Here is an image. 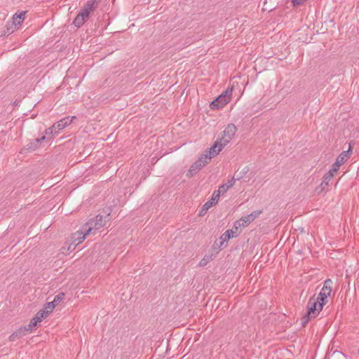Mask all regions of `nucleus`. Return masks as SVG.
Instances as JSON below:
<instances>
[{
	"label": "nucleus",
	"mask_w": 359,
	"mask_h": 359,
	"mask_svg": "<svg viewBox=\"0 0 359 359\" xmlns=\"http://www.w3.org/2000/svg\"><path fill=\"white\" fill-rule=\"evenodd\" d=\"M57 305V304H55L54 302V301L53 300L52 302H47L45 305H44V307H43V309L45 311H50V313L53 311V309L55 307V306Z\"/></svg>",
	"instance_id": "4be33fe9"
},
{
	"label": "nucleus",
	"mask_w": 359,
	"mask_h": 359,
	"mask_svg": "<svg viewBox=\"0 0 359 359\" xmlns=\"http://www.w3.org/2000/svg\"><path fill=\"white\" fill-rule=\"evenodd\" d=\"M50 313V311H45L43 309L37 312V313L34 317L36 320L39 323L41 322L43 318H45L48 314Z\"/></svg>",
	"instance_id": "aec40b11"
},
{
	"label": "nucleus",
	"mask_w": 359,
	"mask_h": 359,
	"mask_svg": "<svg viewBox=\"0 0 359 359\" xmlns=\"http://www.w3.org/2000/svg\"><path fill=\"white\" fill-rule=\"evenodd\" d=\"M235 182H236L235 177H233L231 180H229L228 181V182L226 184V187H228V189H230L231 187H232L234 185Z\"/></svg>",
	"instance_id": "c85d7f7f"
},
{
	"label": "nucleus",
	"mask_w": 359,
	"mask_h": 359,
	"mask_svg": "<svg viewBox=\"0 0 359 359\" xmlns=\"http://www.w3.org/2000/svg\"><path fill=\"white\" fill-rule=\"evenodd\" d=\"M25 14L26 11H22L19 14L17 13L14 14L12 18L13 24L15 26L20 25L25 19Z\"/></svg>",
	"instance_id": "2eb2a0df"
},
{
	"label": "nucleus",
	"mask_w": 359,
	"mask_h": 359,
	"mask_svg": "<svg viewBox=\"0 0 359 359\" xmlns=\"http://www.w3.org/2000/svg\"><path fill=\"white\" fill-rule=\"evenodd\" d=\"M332 284V282L330 279H327L325 280L324 282V285L323 286H332L331 285Z\"/></svg>",
	"instance_id": "473e14b6"
},
{
	"label": "nucleus",
	"mask_w": 359,
	"mask_h": 359,
	"mask_svg": "<svg viewBox=\"0 0 359 359\" xmlns=\"http://www.w3.org/2000/svg\"><path fill=\"white\" fill-rule=\"evenodd\" d=\"M319 303L320 301L316 299L314 295L310 297L307 303V313L302 318V325L303 327H305L311 318L318 316L321 311L320 310Z\"/></svg>",
	"instance_id": "f03ea898"
},
{
	"label": "nucleus",
	"mask_w": 359,
	"mask_h": 359,
	"mask_svg": "<svg viewBox=\"0 0 359 359\" xmlns=\"http://www.w3.org/2000/svg\"><path fill=\"white\" fill-rule=\"evenodd\" d=\"M89 233H86V229L85 230V232L78 231L72 236L73 242L76 245H79L85 240L86 236Z\"/></svg>",
	"instance_id": "ddd939ff"
},
{
	"label": "nucleus",
	"mask_w": 359,
	"mask_h": 359,
	"mask_svg": "<svg viewBox=\"0 0 359 359\" xmlns=\"http://www.w3.org/2000/svg\"><path fill=\"white\" fill-rule=\"evenodd\" d=\"M39 322L34 318H32L28 325H25L27 332H32L37 328Z\"/></svg>",
	"instance_id": "412c9836"
},
{
	"label": "nucleus",
	"mask_w": 359,
	"mask_h": 359,
	"mask_svg": "<svg viewBox=\"0 0 359 359\" xmlns=\"http://www.w3.org/2000/svg\"><path fill=\"white\" fill-rule=\"evenodd\" d=\"M77 245L76 243H74V242H72L71 244H69V247H68V250H70V251H73L75 250L76 248V246Z\"/></svg>",
	"instance_id": "7c9ffc66"
},
{
	"label": "nucleus",
	"mask_w": 359,
	"mask_h": 359,
	"mask_svg": "<svg viewBox=\"0 0 359 359\" xmlns=\"http://www.w3.org/2000/svg\"><path fill=\"white\" fill-rule=\"evenodd\" d=\"M219 198L217 197L214 198V194H212V198L210 201H207L201 208V209L199 211L198 215L200 217L204 216L208 210L212 207L213 205H215L218 202Z\"/></svg>",
	"instance_id": "9d476101"
},
{
	"label": "nucleus",
	"mask_w": 359,
	"mask_h": 359,
	"mask_svg": "<svg viewBox=\"0 0 359 359\" xmlns=\"http://www.w3.org/2000/svg\"><path fill=\"white\" fill-rule=\"evenodd\" d=\"M110 220V212L103 211L99 213L94 219L89 221V227L86 229V233H90L93 231H95L104 226L107 222ZM95 232H93L94 233Z\"/></svg>",
	"instance_id": "7ed1b4c3"
},
{
	"label": "nucleus",
	"mask_w": 359,
	"mask_h": 359,
	"mask_svg": "<svg viewBox=\"0 0 359 359\" xmlns=\"http://www.w3.org/2000/svg\"><path fill=\"white\" fill-rule=\"evenodd\" d=\"M241 224L242 222L241 221V219L236 221L233 224V229L236 231H239L238 229L243 227Z\"/></svg>",
	"instance_id": "cd10ccee"
},
{
	"label": "nucleus",
	"mask_w": 359,
	"mask_h": 359,
	"mask_svg": "<svg viewBox=\"0 0 359 359\" xmlns=\"http://www.w3.org/2000/svg\"><path fill=\"white\" fill-rule=\"evenodd\" d=\"M76 118V116H67L64 118H62L57 123H54L51 127H49L46 129L45 134L46 135H51L53 133H57L60 130L65 128L66 126H69L74 119Z\"/></svg>",
	"instance_id": "39448f33"
},
{
	"label": "nucleus",
	"mask_w": 359,
	"mask_h": 359,
	"mask_svg": "<svg viewBox=\"0 0 359 359\" xmlns=\"http://www.w3.org/2000/svg\"><path fill=\"white\" fill-rule=\"evenodd\" d=\"M210 162V158L205 157V160L203 164H200L196 161L194 162L190 167L189 170L187 173V177H191L196 175L203 167L207 165Z\"/></svg>",
	"instance_id": "1a4fd4ad"
},
{
	"label": "nucleus",
	"mask_w": 359,
	"mask_h": 359,
	"mask_svg": "<svg viewBox=\"0 0 359 359\" xmlns=\"http://www.w3.org/2000/svg\"><path fill=\"white\" fill-rule=\"evenodd\" d=\"M224 243H227L226 241H222L221 239V236L219 237V240H216L213 244V248L215 249H220L223 245L224 244Z\"/></svg>",
	"instance_id": "b1692460"
},
{
	"label": "nucleus",
	"mask_w": 359,
	"mask_h": 359,
	"mask_svg": "<svg viewBox=\"0 0 359 359\" xmlns=\"http://www.w3.org/2000/svg\"><path fill=\"white\" fill-rule=\"evenodd\" d=\"M97 8V0H88L81 9L73 21V24L76 27H81L88 18L91 12Z\"/></svg>",
	"instance_id": "f257e3e1"
},
{
	"label": "nucleus",
	"mask_w": 359,
	"mask_h": 359,
	"mask_svg": "<svg viewBox=\"0 0 359 359\" xmlns=\"http://www.w3.org/2000/svg\"><path fill=\"white\" fill-rule=\"evenodd\" d=\"M240 219L242 222L241 225L243 226V227L248 226L252 222L251 219H250V216L248 215L243 217Z\"/></svg>",
	"instance_id": "5701e85b"
},
{
	"label": "nucleus",
	"mask_w": 359,
	"mask_h": 359,
	"mask_svg": "<svg viewBox=\"0 0 359 359\" xmlns=\"http://www.w3.org/2000/svg\"><path fill=\"white\" fill-rule=\"evenodd\" d=\"M205 160V154H202L199 158L196 161L197 163H200V164H203V162Z\"/></svg>",
	"instance_id": "2f4dec72"
},
{
	"label": "nucleus",
	"mask_w": 359,
	"mask_h": 359,
	"mask_svg": "<svg viewBox=\"0 0 359 359\" xmlns=\"http://www.w3.org/2000/svg\"><path fill=\"white\" fill-rule=\"evenodd\" d=\"M237 131V128L233 123L229 124L223 131L224 136L221 139L223 142V145H226L230 140L233 138Z\"/></svg>",
	"instance_id": "0eeeda50"
},
{
	"label": "nucleus",
	"mask_w": 359,
	"mask_h": 359,
	"mask_svg": "<svg viewBox=\"0 0 359 359\" xmlns=\"http://www.w3.org/2000/svg\"><path fill=\"white\" fill-rule=\"evenodd\" d=\"M306 0H292V3L293 4V6H299V5H301L302 4L304 1H306Z\"/></svg>",
	"instance_id": "c756f323"
},
{
	"label": "nucleus",
	"mask_w": 359,
	"mask_h": 359,
	"mask_svg": "<svg viewBox=\"0 0 359 359\" xmlns=\"http://www.w3.org/2000/svg\"><path fill=\"white\" fill-rule=\"evenodd\" d=\"M228 187H226V184H223L219 187L218 190L215 191L213 192L214 198L217 197V198H219V196L221 194H224L228 191Z\"/></svg>",
	"instance_id": "6ab92c4d"
},
{
	"label": "nucleus",
	"mask_w": 359,
	"mask_h": 359,
	"mask_svg": "<svg viewBox=\"0 0 359 359\" xmlns=\"http://www.w3.org/2000/svg\"><path fill=\"white\" fill-rule=\"evenodd\" d=\"M27 330L25 326L20 327L10 336V340L14 341L15 339H19L26 334Z\"/></svg>",
	"instance_id": "dca6fc26"
},
{
	"label": "nucleus",
	"mask_w": 359,
	"mask_h": 359,
	"mask_svg": "<svg viewBox=\"0 0 359 359\" xmlns=\"http://www.w3.org/2000/svg\"><path fill=\"white\" fill-rule=\"evenodd\" d=\"M334 172H333V170L330 169L327 172H326L324 175L323 182L320 184L321 190H325L329 186L330 182L333 177Z\"/></svg>",
	"instance_id": "f8f14e48"
},
{
	"label": "nucleus",
	"mask_w": 359,
	"mask_h": 359,
	"mask_svg": "<svg viewBox=\"0 0 359 359\" xmlns=\"http://www.w3.org/2000/svg\"><path fill=\"white\" fill-rule=\"evenodd\" d=\"M65 295V294L63 292L59 293L54 297V299H53L54 302L57 304L58 303H60V302H62L64 299Z\"/></svg>",
	"instance_id": "a878e982"
},
{
	"label": "nucleus",
	"mask_w": 359,
	"mask_h": 359,
	"mask_svg": "<svg viewBox=\"0 0 359 359\" xmlns=\"http://www.w3.org/2000/svg\"><path fill=\"white\" fill-rule=\"evenodd\" d=\"M36 139L39 140V143L41 145V142L44 141L46 140V136L43 135L41 137L36 138Z\"/></svg>",
	"instance_id": "72a5a7b5"
},
{
	"label": "nucleus",
	"mask_w": 359,
	"mask_h": 359,
	"mask_svg": "<svg viewBox=\"0 0 359 359\" xmlns=\"http://www.w3.org/2000/svg\"><path fill=\"white\" fill-rule=\"evenodd\" d=\"M40 147L39 143V140L36 139L32 140L29 142H28L24 148L22 149L21 153L25 151L32 152L37 149Z\"/></svg>",
	"instance_id": "9b49d317"
},
{
	"label": "nucleus",
	"mask_w": 359,
	"mask_h": 359,
	"mask_svg": "<svg viewBox=\"0 0 359 359\" xmlns=\"http://www.w3.org/2000/svg\"><path fill=\"white\" fill-rule=\"evenodd\" d=\"M233 88H228L221 95H219L215 100H214L210 104V107L215 110L219 109L228 104L232 95Z\"/></svg>",
	"instance_id": "20e7f679"
},
{
	"label": "nucleus",
	"mask_w": 359,
	"mask_h": 359,
	"mask_svg": "<svg viewBox=\"0 0 359 359\" xmlns=\"http://www.w3.org/2000/svg\"><path fill=\"white\" fill-rule=\"evenodd\" d=\"M262 212V210H255L248 215L250 219L253 222L259 215Z\"/></svg>",
	"instance_id": "393cba45"
},
{
	"label": "nucleus",
	"mask_w": 359,
	"mask_h": 359,
	"mask_svg": "<svg viewBox=\"0 0 359 359\" xmlns=\"http://www.w3.org/2000/svg\"><path fill=\"white\" fill-rule=\"evenodd\" d=\"M351 152L352 144L351 142H350L348 149L347 151H344L337 156L336 161L332 165V170H333V172H337L339 167L348 160Z\"/></svg>",
	"instance_id": "423d86ee"
},
{
	"label": "nucleus",
	"mask_w": 359,
	"mask_h": 359,
	"mask_svg": "<svg viewBox=\"0 0 359 359\" xmlns=\"http://www.w3.org/2000/svg\"><path fill=\"white\" fill-rule=\"evenodd\" d=\"M358 355H359V348H358Z\"/></svg>",
	"instance_id": "c9c22d12"
},
{
	"label": "nucleus",
	"mask_w": 359,
	"mask_h": 359,
	"mask_svg": "<svg viewBox=\"0 0 359 359\" xmlns=\"http://www.w3.org/2000/svg\"><path fill=\"white\" fill-rule=\"evenodd\" d=\"M327 297L328 296L324 292L320 291L319 292L318 297H316V299H318V301H320V303H319L320 310H322L324 305L326 304V303L327 302Z\"/></svg>",
	"instance_id": "f3484780"
},
{
	"label": "nucleus",
	"mask_w": 359,
	"mask_h": 359,
	"mask_svg": "<svg viewBox=\"0 0 359 359\" xmlns=\"http://www.w3.org/2000/svg\"><path fill=\"white\" fill-rule=\"evenodd\" d=\"M250 169L248 166L243 167L241 170H238L235 172L233 177L236 180H239L245 177V175L249 172Z\"/></svg>",
	"instance_id": "a211bd4d"
},
{
	"label": "nucleus",
	"mask_w": 359,
	"mask_h": 359,
	"mask_svg": "<svg viewBox=\"0 0 359 359\" xmlns=\"http://www.w3.org/2000/svg\"><path fill=\"white\" fill-rule=\"evenodd\" d=\"M206 264H207V261H206L205 259H203L200 262L199 265H200L201 266H203L206 265Z\"/></svg>",
	"instance_id": "f704fd0d"
},
{
	"label": "nucleus",
	"mask_w": 359,
	"mask_h": 359,
	"mask_svg": "<svg viewBox=\"0 0 359 359\" xmlns=\"http://www.w3.org/2000/svg\"><path fill=\"white\" fill-rule=\"evenodd\" d=\"M225 146L226 145H223V142L221 140L215 142L209 150L205 151V157L210 158V160L212 158L216 156Z\"/></svg>",
	"instance_id": "6e6552de"
},
{
	"label": "nucleus",
	"mask_w": 359,
	"mask_h": 359,
	"mask_svg": "<svg viewBox=\"0 0 359 359\" xmlns=\"http://www.w3.org/2000/svg\"><path fill=\"white\" fill-rule=\"evenodd\" d=\"M320 291L324 292L329 297L332 292V286H323Z\"/></svg>",
	"instance_id": "bb28decb"
},
{
	"label": "nucleus",
	"mask_w": 359,
	"mask_h": 359,
	"mask_svg": "<svg viewBox=\"0 0 359 359\" xmlns=\"http://www.w3.org/2000/svg\"><path fill=\"white\" fill-rule=\"evenodd\" d=\"M241 231H236L233 229L226 230L222 236L221 239L222 241L228 242L231 238L238 236Z\"/></svg>",
	"instance_id": "4468645a"
}]
</instances>
